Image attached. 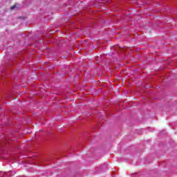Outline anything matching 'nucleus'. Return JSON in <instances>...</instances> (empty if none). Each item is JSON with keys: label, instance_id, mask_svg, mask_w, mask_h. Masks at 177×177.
<instances>
[{"label": "nucleus", "instance_id": "1", "mask_svg": "<svg viewBox=\"0 0 177 177\" xmlns=\"http://www.w3.org/2000/svg\"><path fill=\"white\" fill-rule=\"evenodd\" d=\"M15 8H16V6H12L11 7V10H13V9H14Z\"/></svg>", "mask_w": 177, "mask_h": 177}]
</instances>
